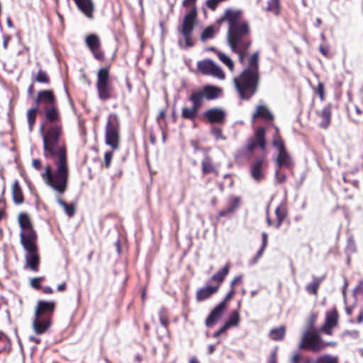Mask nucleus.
<instances>
[{
    "mask_svg": "<svg viewBox=\"0 0 363 363\" xmlns=\"http://www.w3.org/2000/svg\"><path fill=\"white\" fill-rule=\"evenodd\" d=\"M43 110L45 121L50 124L46 130L44 124L40 128V132L43 134V156L45 159L53 161L56 169L53 171L51 165L48 164L40 176L48 186L57 194L62 195L67 189L69 171L67 147L62 138L61 113L57 102Z\"/></svg>",
    "mask_w": 363,
    "mask_h": 363,
    "instance_id": "1",
    "label": "nucleus"
},
{
    "mask_svg": "<svg viewBox=\"0 0 363 363\" xmlns=\"http://www.w3.org/2000/svg\"><path fill=\"white\" fill-rule=\"evenodd\" d=\"M216 23L219 25L223 23L228 24V44L232 52L238 55L239 62L244 65L245 59L249 55L252 39L250 23L243 18L242 11L232 8L226 9Z\"/></svg>",
    "mask_w": 363,
    "mask_h": 363,
    "instance_id": "2",
    "label": "nucleus"
},
{
    "mask_svg": "<svg viewBox=\"0 0 363 363\" xmlns=\"http://www.w3.org/2000/svg\"><path fill=\"white\" fill-rule=\"evenodd\" d=\"M235 88L242 100L248 101L256 94L259 86V52L249 58L248 66L233 79Z\"/></svg>",
    "mask_w": 363,
    "mask_h": 363,
    "instance_id": "3",
    "label": "nucleus"
},
{
    "mask_svg": "<svg viewBox=\"0 0 363 363\" xmlns=\"http://www.w3.org/2000/svg\"><path fill=\"white\" fill-rule=\"evenodd\" d=\"M223 89L212 84H206L201 89L194 90L188 97L191 106L182 108L181 116L184 120L194 121L199 116V112L203 106L204 99L208 101L218 99L223 94Z\"/></svg>",
    "mask_w": 363,
    "mask_h": 363,
    "instance_id": "4",
    "label": "nucleus"
},
{
    "mask_svg": "<svg viewBox=\"0 0 363 363\" xmlns=\"http://www.w3.org/2000/svg\"><path fill=\"white\" fill-rule=\"evenodd\" d=\"M197 0H183L182 5L188 9V11L184 16L181 25L178 27V32L182 35L185 40L186 48L194 45L192 41V33L198 23V10L196 6Z\"/></svg>",
    "mask_w": 363,
    "mask_h": 363,
    "instance_id": "5",
    "label": "nucleus"
},
{
    "mask_svg": "<svg viewBox=\"0 0 363 363\" xmlns=\"http://www.w3.org/2000/svg\"><path fill=\"white\" fill-rule=\"evenodd\" d=\"M337 342L334 341H324L317 330H304L301 335L298 348L302 350L318 353L328 347H335Z\"/></svg>",
    "mask_w": 363,
    "mask_h": 363,
    "instance_id": "6",
    "label": "nucleus"
},
{
    "mask_svg": "<svg viewBox=\"0 0 363 363\" xmlns=\"http://www.w3.org/2000/svg\"><path fill=\"white\" fill-rule=\"evenodd\" d=\"M96 89L98 98L107 101L116 97L115 87L110 75V66L100 68L96 74Z\"/></svg>",
    "mask_w": 363,
    "mask_h": 363,
    "instance_id": "7",
    "label": "nucleus"
},
{
    "mask_svg": "<svg viewBox=\"0 0 363 363\" xmlns=\"http://www.w3.org/2000/svg\"><path fill=\"white\" fill-rule=\"evenodd\" d=\"M120 140V121L118 116L115 113L110 114L105 127V142L113 150H116L119 147Z\"/></svg>",
    "mask_w": 363,
    "mask_h": 363,
    "instance_id": "8",
    "label": "nucleus"
},
{
    "mask_svg": "<svg viewBox=\"0 0 363 363\" xmlns=\"http://www.w3.org/2000/svg\"><path fill=\"white\" fill-rule=\"evenodd\" d=\"M38 240L24 241L21 243L26 252L25 256L26 268L31 271L37 272L39 270L40 258L38 252Z\"/></svg>",
    "mask_w": 363,
    "mask_h": 363,
    "instance_id": "9",
    "label": "nucleus"
},
{
    "mask_svg": "<svg viewBox=\"0 0 363 363\" xmlns=\"http://www.w3.org/2000/svg\"><path fill=\"white\" fill-rule=\"evenodd\" d=\"M18 221L21 229L20 233L21 243L24 241L38 240V235L33 228L32 221L28 213H21L18 216Z\"/></svg>",
    "mask_w": 363,
    "mask_h": 363,
    "instance_id": "10",
    "label": "nucleus"
},
{
    "mask_svg": "<svg viewBox=\"0 0 363 363\" xmlns=\"http://www.w3.org/2000/svg\"><path fill=\"white\" fill-rule=\"evenodd\" d=\"M268 161L266 156L255 157L250 164V174L257 182H260L266 177Z\"/></svg>",
    "mask_w": 363,
    "mask_h": 363,
    "instance_id": "11",
    "label": "nucleus"
},
{
    "mask_svg": "<svg viewBox=\"0 0 363 363\" xmlns=\"http://www.w3.org/2000/svg\"><path fill=\"white\" fill-rule=\"evenodd\" d=\"M85 43L94 59L104 62L106 60L104 51L102 50L101 39L97 34H89L85 38Z\"/></svg>",
    "mask_w": 363,
    "mask_h": 363,
    "instance_id": "12",
    "label": "nucleus"
},
{
    "mask_svg": "<svg viewBox=\"0 0 363 363\" xmlns=\"http://www.w3.org/2000/svg\"><path fill=\"white\" fill-rule=\"evenodd\" d=\"M198 71L204 75H211L219 79L225 78L223 70L210 59H204L197 62Z\"/></svg>",
    "mask_w": 363,
    "mask_h": 363,
    "instance_id": "13",
    "label": "nucleus"
},
{
    "mask_svg": "<svg viewBox=\"0 0 363 363\" xmlns=\"http://www.w3.org/2000/svg\"><path fill=\"white\" fill-rule=\"evenodd\" d=\"M266 143V129L263 127H258L255 130V137L248 138L245 150L249 153H252L257 147L264 150Z\"/></svg>",
    "mask_w": 363,
    "mask_h": 363,
    "instance_id": "14",
    "label": "nucleus"
},
{
    "mask_svg": "<svg viewBox=\"0 0 363 363\" xmlns=\"http://www.w3.org/2000/svg\"><path fill=\"white\" fill-rule=\"evenodd\" d=\"M57 102V97L52 89H43L37 93L35 99V105L40 108V106L43 109Z\"/></svg>",
    "mask_w": 363,
    "mask_h": 363,
    "instance_id": "15",
    "label": "nucleus"
},
{
    "mask_svg": "<svg viewBox=\"0 0 363 363\" xmlns=\"http://www.w3.org/2000/svg\"><path fill=\"white\" fill-rule=\"evenodd\" d=\"M339 313L335 307L328 311L325 313V319L323 325L320 328V331L323 333L332 335L333 329L338 325Z\"/></svg>",
    "mask_w": 363,
    "mask_h": 363,
    "instance_id": "16",
    "label": "nucleus"
},
{
    "mask_svg": "<svg viewBox=\"0 0 363 363\" xmlns=\"http://www.w3.org/2000/svg\"><path fill=\"white\" fill-rule=\"evenodd\" d=\"M55 308V301L39 300L35 309V316L52 319Z\"/></svg>",
    "mask_w": 363,
    "mask_h": 363,
    "instance_id": "17",
    "label": "nucleus"
},
{
    "mask_svg": "<svg viewBox=\"0 0 363 363\" xmlns=\"http://www.w3.org/2000/svg\"><path fill=\"white\" fill-rule=\"evenodd\" d=\"M266 213L267 225L274 226L279 229L288 216V210L285 204L281 203L275 209L276 220L274 222L270 218L269 209H267Z\"/></svg>",
    "mask_w": 363,
    "mask_h": 363,
    "instance_id": "18",
    "label": "nucleus"
},
{
    "mask_svg": "<svg viewBox=\"0 0 363 363\" xmlns=\"http://www.w3.org/2000/svg\"><path fill=\"white\" fill-rule=\"evenodd\" d=\"M203 118L211 124H223L226 119V113L220 108L213 107L203 113Z\"/></svg>",
    "mask_w": 363,
    "mask_h": 363,
    "instance_id": "19",
    "label": "nucleus"
},
{
    "mask_svg": "<svg viewBox=\"0 0 363 363\" xmlns=\"http://www.w3.org/2000/svg\"><path fill=\"white\" fill-rule=\"evenodd\" d=\"M274 162L276 167L279 169L285 168L291 170L295 166V162L287 150L278 152Z\"/></svg>",
    "mask_w": 363,
    "mask_h": 363,
    "instance_id": "20",
    "label": "nucleus"
},
{
    "mask_svg": "<svg viewBox=\"0 0 363 363\" xmlns=\"http://www.w3.org/2000/svg\"><path fill=\"white\" fill-rule=\"evenodd\" d=\"M227 308L223 304L218 303L209 313L206 319L205 325L207 328L213 327L221 318Z\"/></svg>",
    "mask_w": 363,
    "mask_h": 363,
    "instance_id": "21",
    "label": "nucleus"
},
{
    "mask_svg": "<svg viewBox=\"0 0 363 363\" xmlns=\"http://www.w3.org/2000/svg\"><path fill=\"white\" fill-rule=\"evenodd\" d=\"M78 10L86 18L92 19L95 11V4L93 0H72Z\"/></svg>",
    "mask_w": 363,
    "mask_h": 363,
    "instance_id": "22",
    "label": "nucleus"
},
{
    "mask_svg": "<svg viewBox=\"0 0 363 363\" xmlns=\"http://www.w3.org/2000/svg\"><path fill=\"white\" fill-rule=\"evenodd\" d=\"M258 119L266 122H272L274 120V116L267 106L258 105L252 116V121L255 123Z\"/></svg>",
    "mask_w": 363,
    "mask_h": 363,
    "instance_id": "23",
    "label": "nucleus"
},
{
    "mask_svg": "<svg viewBox=\"0 0 363 363\" xmlns=\"http://www.w3.org/2000/svg\"><path fill=\"white\" fill-rule=\"evenodd\" d=\"M241 199L239 196H232L230 199L229 206L220 210L216 217V220H218L223 217L231 216L240 206Z\"/></svg>",
    "mask_w": 363,
    "mask_h": 363,
    "instance_id": "24",
    "label": "nucleus"
},
{
    "mask_svg": "<svg viewBox=\"0 0 363 363\" xmlns=\"http://www.w3.org/2000/svg\"><path fill=\"white\" fill-rule=\"evenodd\" d=\"M201 173L203 176H206L209 174H212L216 177H218L219 175V171L213 162V159L208 156L206 155L205 157L202 160L201 162Z\"/></svg>",
    "mask_w": 363,
    "mask_h": 363,
    "instance_id": "25",
    "label": "nucleus"
},
{
    "mask_svg": "<svg viewBox=\"0 0 363 363\" xmlns=\"http://www.w3.org/2000/svg\"><path fill=\"white\" fill-rule=\"evenodd\" d=\"M51 323L52 319H50V318L35 316L33 320V328L36 334L40 335L46 332Z\"/></svg>",
    "mask_w": 363,
    "mask_h": 363,
    "instance_id": "26",
    "label": "nucleus"
},
{
    "mask_svg": "<svg viewBox=\"0 0 363 363\" xmlns=\"http://www.w3.org/2000/svg\"><path fill=\"white\" fill-rule=\"evenodd\" d=\"M332 108V104H328L323 108V109L320 112L317 113L318 116H319L322 119L319 124V126L323 129L326 130L331 123Z\"/></svg>",
    "mask_w": 363,
    "mask_h": 363,
    "instance_id": "27",
    "label": "nucleus"
},
{
    "mask_svg": "<svg viewBox=\"0 0 363 363\" xmlns=\"http://www.w3.org/2000/svg\"><path fill=\"white\" fill-rule=\"evenodd\" d=\"M218 291V286H207L196 291V298L198 301H203L210 298Z\"/></svg>",
    "mask_w": 363,
    "mask_h": 363,
    "instance_id": "28",
    "label": "nucleus"
},
{
    "mask_svg": "<svg viewBox=\"0 0 363 363\" xmlns=\"http://www.w3.org/2000/svg\"><path fill=\"white\" fill-rule=\"evenodd\" d=\"M325 275L321 277L312 276V281L306 284L305 287L306 291L310 294H313L317 296L318 294L319 287L322 282L323 281V280L325 279Z\"/></svg>",
    "mask_w": 363,
    "mask_h": 363,
    "instance_id": "29",
    "label": "nucleus"
},
{
    "mask_svg": "<svg viewBox=\"0 0 363 363\" xmlns=\"http://www.w3.org/2000/svg\"><path fill=\"white\" fill-rule=\"evenodd\" d=\"M230 264H226L220 270L218 271L211 278V281L216 282V284L215 286H218V289L220 286L225 280L226 276L230 272Z\"/></svg>",
    "mask_w": 363,
    "mask_h": 363,
    "instance_id": "30",
    "label": "nucleus"
},
{
    "mask_svg": "<svg viewBox=\"0 0 363 363\" xmlns=\"http://www.w3.org/2000/svg\"><path fill=\"white\" fill-rule=\"evenodd\" d=\"M12 197L16 204H21L24 201V196L18 181L16 180L12 185Z\"/></svg>",
    "mask_w": 363,
    "mask_h": 363,
    "instance_id": "31",
    "label": "nucleus"
},
{
    "mask_svg": "<svg viewBox=\"0 0 363 363\" xmlns=\"http://www.w3.org/2000/svg\"><path fill=\"white\" fill-rule=\"evenodd\" d=\"M32 82H38L40 84H49L50 83V78L48 73L42 68H40L36 74H32Z\"/></svg>",
    "mask_w": 363,
    "mask_h": 363,
    "instance_id": "32",
    "label": "nucleus"
},
{
    "mask_svg": "<svg viewBox=\"0 0 363 363\" xmlns=\"http://www.w3.org/2000/svg\"><path fill=\"white\" fill-rule=\"evenodd\" d=\"M38 111L39 108L35 105L27 111L26 116L30 131H32L34 128Z\"/></svg>",
    "mask_w": 363,
    "mask_h": 363,
    "instance_id": "33",
    "label": "nucleus"
},
{
    "mask_svg": "<svg viewBox=\"0 0 363 363\" xmlns=\"http://www.w3.org/2000/svg\"><path fill=\"white\" fill-rule=\"evenodd\" d=\"M57 203L63 207L65 213L67 216L69 218L73 217L76 213V206L75 204L73 203H68L64 200H62L60 197H58Z\"/></svg>",
    "mask_w": 363,
    "mask_h": 363,
    "instance_id": "34",
    "label": "nucleus"
},
{
    "mask_svg": "<svg viewBox=\"0 0 363 363\" xmlns=\"http://www.w3.org/2000/svg\"><path fill=\"white\" fill-rule=\"evenodd\" d=\"M276 132L273 136L272 144L273 146L277 150L278 152L286 150L284 141L279 134V128H275Z\"/></svg>",
    "mask_w": 363,
    "mask_h": 363,
    "instance_id": "35",
    "label": "nucleus"
},
{
    "mask_svg": "<svg viewBox=\"0 0 363 363\" xmlns=\"http://www.w3.org/2000/svg\"><path fill=\"white\" fill-rule=\"evenodd\" d=\"M286 335V328L284 326H280L271 330L269 333V337L272 340L279 341L282 340Z\"/></svg>",
    "mask_w": 363,
    "mask_h": 363,
    "instance_id": "36",
    "label": "nucleus"
},
{
    "mask_svg": "<svg viewBox=\"0 0 363 363\" xmlns=\"http://www.w3.org/2000/svg\"><path fill=\"white\" fill-rule=\"evenodd\" d=\"M158 315L161 325L165 328L167 332H169V320L167 308L162 307L159 311Z\"/></svg>",
    "mask_w": 363,
    "mask_h": 363,
    "instance_id": "37",
    "label": "nucleus"
},
{
    "mask_svg": "<svg viewBox=\"0 0 363 363\" xmlns=\"http://www.w3.org/2000/svg\"><path fill=\"white\" fill-rule=\"evenodd\" d=\"M240 313H239L238 311L235 310L230 313V316H229L228 319L227 320V321L225 322V323L228 325H229L230 328H232V327L238 326L240 323Z\"/></svg>",
    "mask_w": 363,
    "mask_h": 363,
    "instance_id": "38",
    "label": "nucleus"
},
{
    "mask_svg": "<svg viewBox=\"0 0 363 363\" xmlns=\"http://www.w3.org/2000/svg\"><path fill=\"white\" fill-rule=\"evenodd\" d=\"M267 243H268V235L267 233L263 232L262 233V245H261L259 250H258V252H257L255 259L254 260V263L257 262V259H259L262 256L264 251L265 250V249L267 246Z\"/></svg>",
    "mask_w": 363,
    "mask_h": 363,
    "instance_id": "39",
    "label": "nucleus"
},
{
    "mask_svg": "<svg viewBox=\"0 0 363 363\" xmlns=\"http://www.w3.org/2000/svg\"><path fill=\"white\" fill-rule=\"evenodd\" d=\"M280 0H269L267 2V11L278 15L280 11Z\"/></svg>",
    "mask_w": 363,
    "mask_h": 363,
    "instance_id": "40",
    "label": "nucleus"
},
{
    "mask_svg": "<svg viewBox=\"0 0 363 363\" xmlns=\"http://www.w3.org/2000/svg\"><path fill=\"white\" fill-rule=\"evenodd\" d=\"M216 54L218 59L232 71L234 68V64L232 60L228 55L220 51H218Z\"/></svg>",
    "mask_w": 363,
    "mask_h": 363,
    "instance_id": "41",
    "label": "nucleus"
},
{
    "mask_svg": "<svg viewBox=\"0 0 363 363\" xmlns=\"http://www.w3.org/2000/svg\"><path fill=\"white\" fill-rule=\"evenodd\" d=\"M215 34V30L213 26H208L201 34V40L204 42L208 39L213 38Z\"/></svg>",
    "mask_w": 363,
    "mask_h": 363,
    "instance_id": "42",
    "label": "nucleus"
},
{
    "mask_svg": "<svg viewBox=\"0 0 363 363\" xmlns=\"http://www.w3.org/2000/svg\"><path fill=\"white\" fill-rule=\"evenodd\" d=\"M315 363H338L337 358L330 354H324L318 357Z\"/></svg>",
    "mask_w": 363,
    "mask_h": 363,
    "instance_id": "43",
    "label": "nucleus"
},
{
    "mask_svg": "<svg viewBox=\"0 0 363 363\" xmlns=\"http://www.w3.org/2000/svg\"><path fill=\"white\" fill-rule=\"evenodd\" d=\"M315 94L319 96V98L321 101H325V85L323 82H319L317 86L313 89Z\"/></svg>",
    "mask_w": 363,
    "mask_h": 363,
    "instance_id": "44",
    "label": "nucleus"
},
{
    "mask_svg": "<svg viewBox=\"0 0 363 363\" xmlns=\"http://www.w3.org/2000/svg\"><path fill=\"white\" fill-rule=\"evenodd\" d=\"M45 277H38L32 278L30 280V285L32 288L36 290H39L42 288L41 282L45 281Z\"/></svg>",
    "mask_w": 363,
    "mask_h": 363,
    "instance_id": "45",
    "label": "nucleus"
},
{
    "mask_svg": "<svg viewBox=\"0 0 363 363\" xmlns=\"http://www.w3.org/2000/svg\"><path fill=\"white\" fill-rule=\"evenodd\" d=\"M235 293H236V291H235V289L234 288H230V290L227 293V294L225 295L224 299L221 302H220L219 303L220 304H223V306H225V307L226 308H228L229 302L233 299V298L234 297Z\"/></svg>",
    "mask_w": 363,
    "mask_h": 363,
    "instance_id": "46",
    "label": "nucleus"
},
{
    "mask_svg": "<svg viewBox=\"0 0 363 363\" xmlns=\"http://www.w3.org/2000/svg\"><path fill=\"white\" fill-rule=\"evenodd\" d=\"M317 320V315L315 313H312L307 323V328L305 330H316L315 329V325Z\"/></svg>",
    "mask_w": 363,
    "mask_h": 363,
    "instance_id": "47",
    "label": "nucleus"
},
{
    "mask_svg": "<svg viewBox=\"0 0 363 363\" xmlns=\"http://www.w3.org/2000/svg\"><path fill=\"white\" fill-rule=\"evenodd\" d=\"M211 133L216 140H225L226 138L223 134L221 128L218 127H213L211 128Z\"/></svg>",
    "mask_w": 363,
    "mask_h": 363,
    "instance_id": "48",
    "label": "nucleus"
},
{
    "mask_svg": "<svg viewBox=\"0 0 363 363\" xmlns=\"http://www.w3.org/2000/svg\"><path fill=\"white\" fill-rule=\"evenodd\" d=\"M113 156V151L106 152L104 154V166L106 169H108L111 166V160Z\"/></svg>",
    "mask_w": 363,
    "mask_h": 363,
    "instance_id": "49",
    "label": "nucleus"
},
{
    "mask_svg": "<svg viewBox=\"0 0 363 363\" xmlns=\"http://www.w3.org/2000/svg\"><path fill=\"white\" fill-rule=\"evenodd\" d=\"M275 174H276L277 181L279 184H283L286 181V178H287L286 174L284 173H281L280 172V169L277 168Z\"/></svg>",
    "mask_w": 363,
    "mask_h": 363,
    "instance_id": "50",
    "label": "nucleus"
},
{
    "mask_svg": "<svg viewBox=\"0 0 363 363\" xmlns=\"http://www.w3.org/2000/svg\"><path fill=\"white\" fill-rule=\"evenodd\" d=\"M12 350V343H5L2 344V345H0V354L1 353H6V354H9Z\"/></svg>",
    "mask_w": 363,
    "mask_h": 363,
    "instance_id": "51",
    "label": "nucleus"
},
{
    "mask_svg": "<svg viewBox=\"0 0 363 363\" xmlns=\"http://www.w3.org/2000/svg\"><path fill=\"white\" fill-rule=\"evenodd\" d=\"M6 201L0 199V221L6 217Z\"/></svg>",
    "mask_w": 363,
    "mask_h": 363,
    "instance_id": "52",
    "label": "nucleus"
},
{
    "mask_svg": "<svg viewBox=\"0 0 363 363\" xmlns=\"http://www.w3.org/2000/svg\"><path fill=\"white\" fill-rule=\"evenodd\" d=\"M319 51L325 57H330V52L329 47L324 45H320L319 46Z\"/></svg>",
    "mask_w": 363,
    "mask_h": 363,
    "instance_id": "53",
    "label": "nucleus"
},
{
    "mask_svg": "<svg viewBox=\"0 0 363 363\" xmlns=\"http://www.w3.org/2000/svg\"><path fill=\"white\" fill-rule=\"evenodd\" d=\"M354 294L363 295V280L359 281L354 289Z\"/></svg>",
    "mask_w": 363,
    "mask_h": 363,
    "instance_id": "54",
    "label": "nucleus"
},
{
    "mask_svg": "<svg viewBox=\"0 0 363 363\" xmlns=\"http://www.w3.org/2000/svg\"><path fill=\"white\" fill-rule=\"evenodd\" d=\"M277 351L274 350L269 354L267 359V363H277Z\"/></svg>",
    "mask_w": 363,
    "mask_h": 363,
    "instance_id": "55",
    "label": "nucleus"
},
{
    "mask_svg": "<svg viewBox=\"0 0 363 363\" xmlns=\"http://www.w3.org/2000/svg\"><path fill=\"white\" fill-rule=\"evenodd\" d=\"M223 178L227 182L228 187L232 188L234 184V180L232 174H226L224 175Z\"/></svg>",
    "mask_w": 363,
    "mask_h": 363,
    "instance_id": "56",
    "label": "nucleus"
},
{
    "mask_svg": "<svg viewBox=\"0 0 363 363\" xmlns=\"http://www.w3.org/2000/svg\"><path fill=\"white\" fill-rule=\"evenodd\" d=\"M32 165L34 169L36 170H40L42 169V163L40 160L39 159H33L32 161Z\"/></svg>",
    "mask_w": 363,
    "mask_h": 363,
    "instance_id": "57",
    "label": "nucleus"
},
{
    "mask_svg": "<svg viewBox=\"0 0 363 363\" xmlns=\"http://www.w3.org/2000/svg\"><path fill=\"white\" fill-rule=\"evenodd\" d=\"M0 342L2 344L11 342V339L2 331L0 330Z\"/></svg>",
    "mask_w": 363,
    "mask_h": 363,
    "instance_id": "58",
    "label": "nucleus"
},
{
    "mask_svg": "<svg viewBox=\"0 0 363 363\" xmlns=\"http://www.w3.org/2000/svg\"><path fill=\"white\" fill-rule=\"evenodd\" d=\"M242 281V276L241 275H238L237 277H235L231 281L230 283V288H234V286L240 283Z\"/></svg>",
    "mask_w": 363,
    "mask_h": 363,
    "instance_id": "59",
    "label": "nucleus"
},
{
    "mask_svg": "<svg viewBox=\"0 0 363 363\" xmlns=\"http://www.w3.org/2000/svg\"><path fill=\"white\" fill-rule=\"evenodd\" d=\"M40 289L45 294H52L54 292L53 289L49 286H42Z\"/></svg>",
    "mask_w": 363,
    "mask_h": 363,
    "instance_id": "60",
    "label": "nucleus"
},
{
    "mask_svg": "<svg viewBox=\"0 0 363 363\" xmlns=\"http://www.w3.org/2000/svg\"><path fill=\"white\" fill-rule=\"evenodd\" d=\"M11 39V36L9 35H6L4 36V42H3V47L5 50L8 48L9 43Z\"/></svg>",
    "mask_w": 363,
    "mask_h": 363,
    "instance_id": "61",
    "label": "nucleus"
},
{
    "mask_svg": "<svg viewBox=\"0 0 363 363\" xmlns=\"http://www.w3.org/2000/svg\"><path fill=\"white\" fill-rule=\"evenodd\" d=\"M301 360V355L298 353H296L291 358V363H299Z\"/></svg>",
    "mask_w": 363,
    "mask_h": 363,
    "instance_id": "62",
    "label": "nucleus"
},
{
    "mask_svg": "<svg viewBox=\"0 0 363 363\" xmlns=\"http://www.w3.org/2000/svg\"><path fill=\"white\" fill-rule=\"evenodd\" d=\"M57 291H61V292H63L65 291H66L67 289V283L66 282H63L60 284H59L57 287Z\"/></svg>",
    "mask_w": 363,
    "mask_h": 363,
    "instance_id": "63",
    "label": "nucleus"
},
{
    "mask_svg": "<svg viewBox=\"0 0 363 363\" xmlns=\"http://www.w3.org/2000/svg\"><path fill=\"white\" fill-rule=\"evenodd\" d=\"M357 322L358 323H362L363 322V308L359 313V315L357 318Z\"/></svg>",
    "mask_w": 363,
    "mask_h": 363,
    "instance_id": "64",
    "label": "nucleus"
}]
</instances>
